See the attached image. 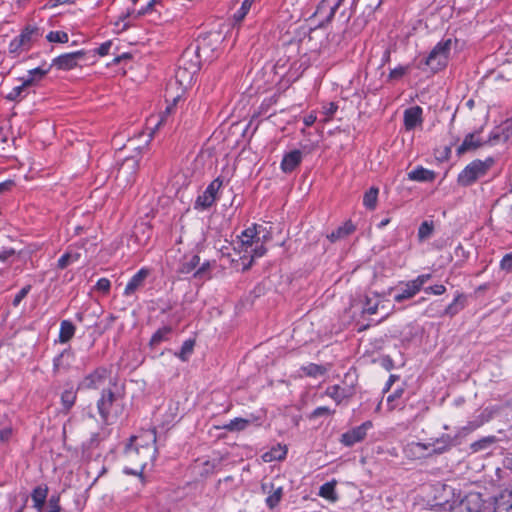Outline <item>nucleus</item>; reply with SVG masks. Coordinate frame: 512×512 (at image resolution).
<instances>
[{
  "instance_id": "1",
  "label": "nucleus",
  "mask_w": 512,
  "mask_h": 512,
  "mask_svg": "<svg viewBox=\"0 0 512 512\" xmlns=\"http://www.w3.org/2000/svg\"><path fill=\"white\" fill-rule=\"evenodd\" d=\"M156 434L154 430L146 431L139 436L131 437L125 447L123 459L126 474L142 476L146 465L155 460L157 454Z\"/></svg>"
},
{
  "instance_id": "2",
  "label": "nucleus",
  "mask_w": 512,
  "mask_h": 512,
  "mask_svg": "<svg viewBox=\"0 0 512 512\" xmlns=\"http://www.w3.org/2000/svg\"><path fill=\"white\" fill-rule=\"evenodd\" d=\"M123 386L118 383L101 393L97 400V409L101 419L111 424L122 413L123 410Z\"/></svg>"
},
{
  "instance_id": "3",
  "label": "nucleus",
  "mask_w": 512,
  "mask_h": 512,
  "mask_svg": "<svg viewBox=\"0 0 512 512\" xmlns=\"http://www.w3.org/2000/svg\"><path fill=\"white\" fill-rule=\"evenodd\" d=\"M117 383V379L106 368L100 367L85 376L79 383L78 389L99 390L101 393H104L105 390H108Z\"/></svg>"
},
{
  "instance_id": "4",
  "label": "nucleus",
  "mask_w": 512,
  "mask_h": 512,
  "mask_svg": "<svg viewBox=\"0 0 512 512\" xmlns=\"http://www.w3.org/2000/svg\"><path fill=\"white\" fill-rule=\"evenodd\" d=\"M494 161L488 158L485 161L474 160L468 164L458 175V183L461 186H470L478 179L486 175L488 170L492 167Z\"/></svg>"
},
{
  "instance_id": "5",
  "label": "nucleus",
  "mask_w": 512,
  "mask_h": 512,
  "mask_svg": "<svg viewBox=\"0 0 512 512\" xmlns=\"http://www.w3.org/2000/svg\"><path fill=\"white\" fill-rule=\"evenodd\" d=\"M451 47L452 39L440 41L429 53L425 64L434 71L441 70L448 63Z\"/></svg>"
},
{
  "instance_id": "6",
  "label": "nucleus",
  "mask_w": 512,
  "mask_h": 512,
  "mask_svg": "<svg viewBox=\"0 0 512 512\" xmlns=\"http://www.w3.org/2000/svg\"><path fill=\"white\" fill-rule=\"evenodd\" d=\"M355 393V380L353 375L347 373L344 377L342 385L329 386L325 394L332 398L337 404H340L343 400L351 398Z\"/></svg>"
},
{
  "instance_id": "7",
  "label": "nucleus",
  "mask_w": 512,
  "mask_h": 512,
  "mask_svg": "<svg viewBox=\"0 0 512 512\" xmlns=\"http://www.w3.org/2000/svg\"><path fill=\"white\" fill-rule=\"evenodd\" d=\"M138 159L135 157H126L120 164L116 180L120 185L126 186L132 183L138 170Z\"/></svg>"
},
{
  "instance_id": "8",
  "label": "nucleus",
  "mask_w": 512,
  "mask_h": 512,
  "mask_svg": "<svg viewBox=\"0 0 512 512\" xmlns=\"http://www.w3.org/2000/svg\"><path fill=\"white\" fill-rule=\"evenodd\" d=\"M482 498L478 493H469L458 502H454L449 512H481Z\"/></svg>"
},
{
  "instance_id": "9",
  "label": "nucleus",
  "mask_w": 512,
  "mask_h": 512,
  "mask_svg": "<svg viewBox=\"0 0 512 512\" xmlns=\"http://www.w3.org/2000/svg\"><path fill=\"white\" fill-rule=\"evenodd\" d=\"M85 57V52L79 50L76 52L62 54L53 59L51 67L54 66L60 70H71L78 66V63Z\"/></svg>"
},
{
  "instance_id": "10",
  "label": "nucleus",
  "mask_w": 512,
  "mask_h": 512,
  "mask_svg": "<svg viewBox=\"0 0 512 512\" xmlns=\"http://www.w3.org/2000/svg\"><path fill=\"white\" fill-rule=\"evenodd\" d=\"M372 427L370 421L362 423L360 426L354 427L351 430L345 432L341 436V443L347 447H351L354 444L361 442L367 435V431Z\"/></svg>"
},
{
  "instance_id": "11",
  "label": "nucleus",
  "mask_w": 512,
  "mask_h": 512,
  "mask_svg": "<svg viewBox=\"0 0 512 512\" xmlns=\"http://www.w3.org/2000/svg\"><path fill=\"white\" fill-rule=\"evenodd\" d=\"M404 456L410 460H419L431 455V445L411 441L403 448Z\"/></svg>"
},
{
  "instance_id": "12",
  "label": "nucleus",
  "mask_w": 512,
  "mask_h": 512,
  "mask_svg": "<svg viewBox=\"0 0 512 512\" xmlns=\"http://www.w3.org/2000/svg\"><path fill=\"white\" fill-rule=\"evenodd\" d=\"M379 309H381L383 311V316L380 320V322H381L390 315L391 310L385 306V304L381 301V299L379 298L378 295H373V296L367 295L365 297V302H364L362 312L373 315V314H376Z\"/></svg>"
},
{
  "instance_id": "13",
  "label": "nucleus",
  "mask_w": 512,
  "mask_h": 512,
  "mask_svg": "<svg viewBox=\"0 0 512 512\" xmlns=\"http://www.w3.org/2000/svg\"><path fill=\"white\" fill-rule=\"evenodd\" d=\"M264 228L261 225L254 224L252 227L247 228L242 232L241 242L242 246L245 247V252H248V248H251L254 243L260 241V234L264 232Z\"/></svg>"
},
{
  "instance_id": "14",
  "label": "nucleus",
  "mask_w": 512,
  "mask_h": 512,
  "mask_svg": "<svg viewBox=\"0 0 512 512\" xmlns=\"http://www.w3.org/2000/svg\"><path fill=\"white\" fill-rule=\"evenodd\" d=\"M428 445H431V455L442 454L456 445V437L444 434L433 442L428 443Z\"/></svg>"
},
{
  "instance_id": "15",
  "label": "nucleus",
  "mask_w": 512,
  "mask_h": 512,
  "mask_svg": "<svg viewBox=\"0 0 512 512\" xmlns=\"http://www.w3.org/2000/svg\"><path fill=\"white\" fill-rule=\"evenodd\" d=\"M264 493H268V497L266 498V504L269 508L273 509L276 507L283 495V488L281 486L275 487L273 483H262L261 486Z\"/></svg>"
},
{
  "instance_id": "16",
  "label": "nucleus",
  "mask_w": 512,
  "mask_h": 512,
  "mask_svg": "<svg viewBox=\"0 0 512 512\" xmlns=\"http://www.w3.org/2000/svg\"><path fill=\"white\" fill-rule=\"evenodd\" d=\"M35 84L34 77H27L23 79L21 85L12 88L5 98L9 101H18L27 95V88Z\"/></svg>"
},
{
  "instance_id": "17",
  "label": "nucleus",
  "mask_w": 512,
  "mask_h": 512,
  "mask_svg": "<svg viewBox=\"0 0 512 512\" xmlns=\"http://www.w3.org/2000/svg\"><path fill=\"white\" fill-rule=\"evenodd\" d=\"M422 123V108L414 106L408 108L404 112V125L407 130L414 129L417 125Z\"/></svg>"
},
{
  "instance_id": "18",
  "label": "nucleus",
  "mask_w": 512,
  "mask_h": 512,
  "mask_svg": "<svg viewBox=\"0 0 512 512\" xmlns=\"http://www.w3.org/2000/svg\"><path fill=\"white\" fill-rule=\"evenodd\" d=\"M302 161V153L300 150H293L284 155L281 162V169L285 173L292 172Z\"/></svg>"
},
{
  "instance_id": "19",
  "label": "nucleus",
  "mask_w": 512,
  "mask_h": 512,
  "mask_svg": "<svg viewBox=\"0 0 512 512\" xmlns=\"http://www.w3.org/2000/svg\"><path fill=\"white\" fill-rule=\"evenodd\" d=\"M148 274L149 271L147 269L139 270L127 283L124 290V295L130 296L134 294L140 287L143 286Z\"/></svg>"
},
{
  "instance_id": "20",
  "label": "nucleus",
  "mask_w": 512,
  "mask_h": 512,
  "mask_svg": "<svg viewBox=\"0 0 512 512\" xmlns=\"http://www.w3.org/2000/svg\"><path fill=\"white\" fill-rule=\"evenodd\" d=\"M484 144L485 143L479 139L476 133H469L465 136L462 144L457 148V153L461 155L467 151L475 150Z\"/></svg>"
},
{
  "instance_id": "21",
  "label": "nucleus",
  "mask_w": 512,
  "mask_h": 512,
  "mask_svg": "<svg viewBox=\"0 0 512 512\" xmlns=\"http://www.w3.org/2000/svg\"><path fill=\"white\" fill-rule=\"evenodd\" d=\"M494 512H512V491L505 490L496 498Z\"/></svg>"
},
{
  "instance_id": "22",
  "label": "nucleus",
  "mask_w": 512,
  "mask_h": 512,
  "mask_svg": "<svg viewBox=\"0 0 512 512\" xmlns=\"http://www.w3.org/2000/svg\"><path fill=\"white\" fill-rule=\"evenodd\" d=\"M47 494L48 488L46 485L37 486L32 491L31 498L33 501V507L36 508L38 512H42V509L45 506Z\"/></svg>"
},
{
  "instance_id": "23",
  "label": "nucleus",
  "mask_w": 512,
  "mask_h": 512,
  "mask_svg": "<svg viewBox=\"0 0 512 512\" xmlns=\"http://www.w3.org/2000/svg\"><path fill=\"white\" fill-rule=\"evenodd\" d=\"M38 36H40V33L37 27L27 26L16 38L23 45L24 49L27 50Z\"/></svg>"
},
{
  "instance_id": "24",
  "label": "nucleus",
  "mask_w": 512,
  "mask_h": 512,
  "mask_svg": "<svg viewBox=\"0 0 512 512\" xmlns=\"http://www.w3.org/2000/svg\"><path fill=\"white\" fill-rule=\"evenodd\" d=\"M355 226L350 222H345L342 226H339L336 230L332 231L330 234L327 235V238L331 242H336L338 240H341L348 235H350L352 232H354Z\"/></svg>"
},
{
  "instance_id": "25",
  "label": "nucleus",
  "mask_w": 512,
  "mask_h": 512,
  "mask_svg": "<svg viewBox=\"0 0 512 512\" xmlns=\"http://www.w3.org/2000/svg\"><path fill=\"white\" fill-rule=\"evenodd\" d=\"M194 80V72L188 70L185 67H179L175 73V81L178 83L183 89L191 86Z\"/></svg>"
},
{
  "instance_id": "26",
  "label": "nucleus",
  "mask_w": 512,
  "mask_h": 512,
  "mask_svg": "<svg viewBox=\"0 0 512 512\" xmlns=\"http://www.w3.org/2000/svg\"><path fill=\"white\" fill-rule=\"evenodd\" d=\"M408 178L418 182H430L435 178V173L431 170L423 167H418L415 170L408 173Z\"/></svg>"
},
{
  "instance_id": "27",
  "label": "nucleus",
  "mask_w": 512,
  "mask_h": 512,
  "mask_svg": "<svg viewBox=\"0 0 512 512\" xmlns=\"http://www.w3.org/2000/svg\"><path fill=\"white\" fill-rule=\"evenodd\" d=\"M75 330L76 328L71 321L63 320L60 324L59 342L67 343L70 341L75 334Z\"/></svg>"
},
{
  "instance_id": "28",
  "label": "nucleus",
  "mask_w": 512,
  "mask_h": 512,
  "mask_svg": "<svg viewBox=\"0 0 512 512\" xmlns=\"http://www.w3.org/2000/svg\"><path fill=\"white\" fill-rule=\"evenodd\" d=\"M420 290L417 288L415 283L411 280L405 283V288L401 293L394 296L396 302H402L407 299L414 297Z\"/></svg>"
},
{
  "instance_id": "29",
  "label": "nucleus",
  "mask_w": 512,
  "mask_h": 512,
  "mask_svg": "<svg viewBox=\"0 0 512 512\" xmlns=\"http://www.w3.org/2000/svg\"><path fill=\"white\" fill-rule=\"evenodd\" d=\"M250 421L244 418H235L229 423L224 424L221 428L230 432H239L246 429Z\"/></svg>"
},
{
  "instance_id": "30",
  "label": "nucleus",
  "mask_w": 512,
  "mask_h": 512,
  "mask_svg": "<svg viewBox=\"0 0 512 512\" xmlns=\"http://www.w3.org/2000/svg\"><path fill=\"white\" fill-rule=\"evenodd\" d=\"M378 189L371 187L364 195L363 204L366 208L373 210L377 204Z\"/></svg>"
},
{
  "instance_id": "31",
  "label": "nucleus",
  "mask_w": 512,
  "mask_h": 512,
  "mask_svg": "<svg viewBox=\"0 0 512 512\" xmlns=\"http://www.w3.org/2000/svg\"><path fill=\"white\" fill-rule=\"evenodd\" d=\"M495 442V437H485L478 441H475L470 445V450L472 453H477L479 451L487 450L493 443Z\"/></svg>"
},
{
  "instance_id": "32",
  "label": "nucleus",
  "mask_w": 512,
  "mask_h": 512,
  "mask_svg": "<svg viewBox=\"0 0 512 512\" xmlns=\"http://www.w3.org/2000/svg\"><path fill=\"white\" fill-rule=\"evenodd\" d=\"M319 495L322 496L323 498L329 499L331 501H336L337 495L335 492V483L327 482V483L323 484L320 487Z\"/></svg>"
},
{
  "instance_id": "33",
  "label": "nucleus",
  "mask_w": 512,
  "mask_h": 512,
  "mask_svg": "<svg viewBox=\"0 0 512 512\" xmlns=\"http://www.w3.org/2000/svg\"><path fill=\"white\" fill-rule=\"evenodd\" d=\"M200 258L198 255H192L188 261H185L179 267V273L188 274L191 273L196 266L199 264Z\"/></svg>"
},
{
  "instance_id": "34",
  "label": "nucleus",
  "mask_w": 512,
  "mask_h": 512,
  "mask_svg": "<svg viewBox=\"0 0 512 512\" xmlns=\"http://www.w3.org/2000/svg\"><path fill=\"white\" fill-rule=\"evenodd\" d=\"M194 345H195L194 340H192V339L186 340L183 343L181 350L178 353H176V356H178L182 361H186L189 358V356L192 354Z\"/></svg>"
},
{
  "instance_id": "35",
  "label": "nucleus",
  "mask_w": 512,
  "mask_h": 512,
  "mask_svg": "<svg viewBox=\"0 0 512 512\" xmlns=\"http://www.w3.org/2000/svg\"><path fill=\"white\" fill-rule=\"evenodd\" d=\"M462 296L458 295L454 301L446 307V309L443 312V315H449L454 316L456 315L460 310L464 308V303L460 302Z\"/></svg>"
},
{
  "instance_id": "36",
  "label": "nucleus",
  "mask_w": 512,
  "mask_h": 512,
  "mask_svg": "<svg viewBox=\"0 0 512 512\" xmlns=\"http://www.w3.org/2000/svg\"><path fill=\"white\" fill-rule=\"evenodd\" d=\"M171 332V328L170 327H162L160 329H158L152 336L151 340H150V344L152 346H156L158 345L159 343H161L163 340H165L167 338V335Z\"/></svg>"
},
{
  "instance_id": "37",
  "label": "nucleus",
  "mask_w": 512,
  "mask_h": 512,
  "mask_svg": "<svg viewBox=\"0 0 512 512\" xmlns=\"http://www.w3.org/2000/svg\"><path fill=\"white\" fill-rule=\"evenodd\" d=\"M434 230L433 222L424 221L418 229V237L420 240L428 239Z\"/></svg>"
},
{
  "instance_id": "38",
  "label": "nucleus",
  "mask_w": 512,
  "mask_h": 512,
  "mask_svg": "<svg viewBox=\"0 0 512 512\" xmlns=\"http://www.w3.org/2000/svg\"><path fill=\"white\" fill-rule=\"evenodd\" d=\"M71 352L69 350H64L61 354H59L53 361V371L54 373H59L62 369H66L67 365H64L63 359L65 357H70Z\"/></svg>"
},
{
  "instance_id": "39",
  "label": "nucleus",
  "mask_w": 512,
  "mask_h": 512,
  "mask_svg": "<svg viewBox=\"0 0 512 512\" xmlns=\"http://www.w3.org/2000/svg\"><path fill=\"white\" fill-rule=\"evenodd\" d=\"M76 400V394L73 391L66 390L61 395V402L66 411L74 405Z\"/></svg>"
},
{
  "instance_id": "40",
  "label": "nucleus",
  "mask_w": 512,
  "mask_h": 512,
  "mask_svg": "<svg viewBox=\"0 0 512 512\" xmlns=\"http://www.w3.org/2000/svg\"><path fill=\"white\" fill-rule=\"evenodd\" d=\"M303 371L308 376L316 377L318 375L325 374L326 369L321 365L310 363L309 365L303 367Z\"/></svg>"
},
{
  "instance_id": "41",
  "label": "nucleus",
  "mask_w": 512,
  "mask_h": 512,
  "mask_svg": "<svg viewBox=\"0 0 512 512\" xmlns=\"http://www.w3.org/2000/svg\"><path fill=\"white\" fill-rule=\"evenodd\" d=\"M46 38L49 42L56 43H67L69 40L68 34L63 31H51Z\"/></svg>"
},
{
  "instance_id": "42",
  "label": "nucleus",
  "mask_w": 512,
  "mask_h": 512,
  "mask_svg": "<svg viewBox=\"0 0 512 512\" xmlns=\"http://www.w3.org/2000/svg\"><path fill=\"white\" fill-rule=\"evenodd\" d=\"M215 200V196H211L209 194H206V192H203L202 195L198 196L196 200V206L206 209L212 206Z\"/></svg>"
},
{
  "instance_id": "43",
  "label": "nucleus",
  "mask_w": 512,
  "mask_h": 512,
  "mask_svg": "<svg viewBox=\"0 0 512 512\" xmlns=\"http://www.w3.org/2000/svg\"><path fill=\"white\" fill-rule=\"evenodd\" d=\"M222 185H223V180L221 179V177H217L209 184V186L206 188V190L204 192H206V194L216 197L217 192L222 187Z\"/></svg>"
},
{
  "instance_id": "44",
  "label": "nucleus",
  "mask_w": 512,
  "mask_h": 512,
  "mask_svg": "<svg viewBox=\"0 0 512 512\" xmlns=\"http://www.w3.org/2000/svg\"><path fill=\"white\" fill-rule=\"evenodd\" d=\"M59 496H51L49 501H48V506L46 509H42V512H60L61 511V507H60V504H59Z\"/></svg>"
},
{
  "instance_id": "45",
  "label": "nucleus",
  "mask_w": 512,
  "mask_h": 512,
  "mask_svg": "<svg viewBox=\"0 0 512 512\" xmlns=\"http://www.w3.org/2000/svg\"><path fill=\"white\" fill-rule=\"evenodd\" d=\"M50 67L44 68L43 66L29 70L28 77H34L35 82L41 80L49 71Z\"/></svg>"
},
{
  "instance_id": "46",
  "label": "nucleus",
  "mask_w": 512,
  "mask_h": 512,
  "mask_svg": "<svg viewBox=\"0 0 512 512\" xmlns=\"http://www.w3.org/2000/svg\"><path fill=\"white\" fill-rule=\"evenodd\" d=\"M111 283L107 278H101L96 283V289L102 293H108L110 290Z\"/></svg>"
},
{
  "instance_id": "47",
  "label": "nucleus",
  "mask_w": 512,
  "mask_h": 512,
  "mask_svg": "<svg viewBox=\"0 0 512 512\" xmlns=\"http://www.w3.org/2000/svg\"><path fill=\"white\" fill-rule=\"evenodd\" d=\"M337 109L338 106L334 102H330L326 106H324V114L326 115L325 121H329L333 117Z\"/></svg>"
},
{
  "instance_id": "48",
  "label": "nucleus",
  "mask_w": 512,
  "mask_h": 512,
  "mask_svg": "<svg viewBox=\"0 0 512 512\" xmlns=\"http://www.w3.org/2000/svg\"><path fill=\"white\" fill-rule=\"evenodd\" d=\"M29 291H30V286L29 285L23 287L18 292V294L15 296V298L13 300V305L14 306H18L20 304V302L26 297V295L28 294Z\"/></svg>"
},
{
  "instance_id": "49",
  "label": "nucleus",
  "mask_w": 512,
  "mask_h": 512,
  "mask_svg": "<svg viewBox=\"0 0 512 512\" xmlns=\"http://www.w3.org/2000/svg\"><path fill=\"white\" fill-rule=\"evenodd\" d=\"M24 50L23 45L17 40V38H14L9 44V52L12 54H17Z\"/></svg>"
},
{
  "instance_id": "50",
  "label": "nucleus",
  "mask_w": 512,
  "mask_h": 512,
  "mask_svg": "<svg viewBox=\"0 0 512 512\" xmlns=\"http://www.w3.org/2000/svg\"><path fill=\"white\" fill-rule=\"evenodd\" d=\"M72 263L73 262L71 260L70 252H67L64 255H62L61 258L58 260L57 267L59 269H65L67 266H69Z\"/></svg>"
},
{
  "instance_id": "51",
  "label": "nucleus",
  "mask_w": 512,
  "mask_h": 512,
  "mask_svg": "<svg viewBox=\"0 0 512 512\" xmlns=\"http://www.w3.org/2000/svg\"><path fill=\"white\" fill-rule=\"evenodd\" d=\"M501 139H502V134H501L500 130L495 129L494 131H492L489 139L487 141H485L484 143L493 145V144L499 142ZM503 139L506 140V137H503Z\"/></svg>"
},
{
  "instance_id": "52",
  "label": "nucleus",
  "mask_w": 512,
  "mask_h": 512,
  "mask_svg": "<svg viewBox=\"0 0 512 512\" xmlns=\"http://www.w3.org/2000/svg\"><path fill=\"white\" fill-rule=\"evenodd\" d=\"M332 413H333V411H331L328 407L321 406V407L316 408L312 412L311 417L317 418V417L324 416V415H330Z\"/></svg>"
},
{
  "instance_id": "53",
  "label": "nucleus",
  "mask_w": 512,
  "mask_h": 512,
  "mask_svg": "<svg viewBox=\"0 0 512 512\" xmlns=\"http://www.w3.org/2000/svg\"><path fill=\"white\" fill-rule=\"evenodd\" d=\"M407 70H408L407 67H403V66L397 67V68L391 70L389 77L391 79H399L407 72Z\"/></svg>"
},
{
  "instance_id": "54",
  "label": "nucleus",
  "mask_w": 512,
  "mask_h": 512,
  "mask_svg": "<svg viewBox=\"0 0 512 512\" xmlns=\"http://www.w3.org/2000/svg\"><path fill=\"white\" fill-rule=\"evenodd\" d=\"M251 5H252V0H245L242 3L241 8H240V10L237 13V16H238L239 19L245 17V15L248 13V11L251 8Z\"/></svg>"
},
{
  "instance_id": "55",
  "label": "nucleus",
  "mask_w": 512,
  "mask_h": 512,
  "mask_svg": "<svg viewBox=\"0 0 512 512\" xmlns=\"http://www.w3.org/2000/svg\"><path fill=\"white\" fill-rule=\"evenodd\" d=\"M431 278V274H423V275H420L418 276L416 279L412 280L415 285L417 286V288L419 290H421V288L423 287V285L425 283H427V281H429Z\"/></svg>"
},
{
  "instance_id": "56",
  "label": "nucleus",
  "mask_w": 512,
  "mask_h": 512,
  "mask_svg": "<svg viewBox=\"0 0 512 512\" xmlns=\"http://www.w3.org/2000/svg\"><path fill=\"white\" fill-rule=\"evenodd\" d=\"M445 291L446 288L443 285L430 286L425 289L426 293H432L434 295H442Z\"/></svg>"
},
{
  "instance_id": "57",
  "label": "nucleus",
  "mask_w": 512,
  "mask_h": 512,
  "mask_svg": "<svg viewBox=\"0 0 512 512\" xmlns=\"http://www.w3.org/2000/svg\"><path fill=\"white\" fill-rule=\"evenodd\" d=\"M12 436V428L11 427H5L0 430V442L4 443L9 441V439Z\"/></svg>"
},
{
  "instance_id": "58",
  "label": "nucleus",
  "mask_w": 512,
  "mask_h": 512,
  "mask_svg": "<svg viewBox=\"0 0 512 512\" xmlns=\"http://www.w3.org/2000/svg\"><path fill=\"white\" fill-rule=\"evenodd\" d=\"M149 13V10H146V7H142L140 9H131L127 12L128 16L133 18H139L145 14Z\"/></svg>"
},
{
  "instance_id": "59",
  "label": "nucleus",
  "mask_w": 512,
  "mask_h": 512,
  "mask_svg": "<svg viewBox=\"0 0 512 512\" xmlns=\"http://www.w3.org/2000/svg\"><path fill=\"white\" fill-rule=\"evenodd\" d=\"M501 268L511 269L512 268V254H506L501 260Z\"/></svg>"
},
{
  "instance_id": "60",
  "label": "nucleus",
  "mask_w": 512,
  "mask_h": 512,
  "mask_svg": "<svg viewBox=\"0 0 512 512\" xmlns=\"http://www.w3.org/2000/svg\"><path fill=\"white\" fill-rule=\"evenodd\" d=\"M252 252V259L254 258H260L266 253V248L264 245L257 246L256 248L251 250Z\"/></svg>"
},
{
  "instance_id": "61",
  "label": "nucleus",
  "mask_w": 512,
  "mask_h": 512,
  "mask_svg": "<svg viewBox=\"0 0 512 512\" xmlns=\"http://www.w3.org/2000/svg\"><path fill=\"white\" fill-rule=\"evenodd\" d=\"M110 47H111V42L107 41L100 45V47L97 49V53L100 56H106L109 53Z\"/></svg>"
},
{
  "instance_id": "62",
  "label": "nucleus",
  "mask_w": 512,
  "mask_h": 512,
  "mask_svg": "<svg viewBox=\"0 0 512 512\" xmlns=\"http://www.w3.org/2000/svg\"><path fill=\"white\" fill-rule=\"evenodd\" d=\"M14 254H15L14 249L3 250L2 252H0V260L4 261Z\"/></svg>"
},
{
  "instance_id": "63",
  "label": "nucleus",
  "mask_w": 512,
  "mask_h": 512,
  "mask_svg": "<svg viewBox=\"0 0 512 512\" xmlns=\"http://www.w3.org/2000/svg\"><path fill=\"white\" fill-rule=\"evenodd\" d=\"M316 121V116L313 114H310L304 118V124L305 126L309 127L312 126Z\"/></svg>"
},
{
  "instance_id": "64",
  "label": "nucleus",
  "mask_w": 512,
  "mask_h": 512,
  "mask_svg": "<svg viewBox=\"0 0 512 512\" xmlns=\"http://www.w3.org/2000/svg\"><path fill=\"white\" fill-rule=\"evenodd\" d=\"M14 185V182L11 180L5 181L3 183H0V193L10 189Z\"/></svg>"
}]
</instances>
